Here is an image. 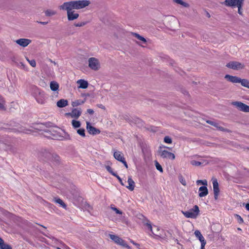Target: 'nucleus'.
Here are the masks:
<instances>
[{
    "instance_id": "obj_49",
    "label": "nucleus",
    "mask_w": 249,
    "mask_h": 249,
    "mask_svg": "<svg viewBox=\"0 0 249 249\" xmlns=\"http://www.w3.org/2000/svg\"><path fill=\"white\" fill-rule=\"evenodd\" d=\"M87 112L89 113V114L92 115L94 113V111L92 109H88Z\"/></svg>"
},
{
    "instance_id": "obj_28",
    "label": "nucleus",
    "mask_w": 249,
    "mask_h": 249,
    "mask_svg": "<svg viewBox=\"0 0 249 249\" xmlns=\"http://www.w3.org/2000/svg\"><path fill=\"white\" fill-rule=\"evenodd\" d=\"M240 83H241V85L243 87L248 88L249 89V81H248L247 79H241L240 78Z\"/></svg>"
},
{
    "instance_id": "obj_55",
    "label": "nucleus",
    "mask_w": 249,
    "mask_h": 249,
    "mask_svg": "<svg viewBox=\"0 0 249 249\" xmlns=\"http://www.w3.org/2000/svg\"><path fill=\"white\" fill-rule=\"evenodd\" d=\"M40 23L43 25H45L47 23L46 22H40Z\"/></svg>"
},
{
    "instance_id": "obj_44",
    "label": "nucleus",
    "mask_w": 249,
    "mask_h": 249,
    "mask_svg": "<svg viewBox=\"0 0 249 249\" xmlns=\"http://www.w3.org/2000/svg\"><path fill=\"white\" fill-rule=\"evenodd\" d=\"M112 209L114 211H115L116 212V213H117V214H122V212L121 211H120L119 209H118L117 208H116L115 207H112Z\"/></svg>"
},
{
    "instance_id": "obj_16",
    "label": "nucleus",
    "mask_w": 249,
    "mask_h": 249,
    "mask_svg": "<svg viewBox=\"0 0 249 249\" xmlns=\"http://www.w3.org/2000/svg\"><path fill=\"white\" fill-rule=\"evenodd\" d=\"M225 78L228 81H230L232 83H240V78L235 76H232L229 74H226L225 76Z\"/></svg>"
},
{
    "instance_id": "obj_35",
    "label": "nucleus",
    "mask_w": 249,
    "mask_h": 249,
    "mask_svg": "<svg viewBox=\"0 0 249 249\" xmlns=\"http://www.w3.org/2000/svg\"><path fill=\"white\" fill-rule=\"evenodd\" d=\"M173 0L176 3H177L178 4H179L180 5H182L185 7H187L188 5V4L187 3L183 2L181 0Z\"/></svg>"
},
{
    "instance_id": "obj_59",
    "label": "nucleus",
    "mask_w": 249,
    "mask_h": 249,
    "mask_svg": "<svg viewBox=\"0 0 249 249\" xmlns=\"http://www.w3.org/2000/svg\"><path fill=\"white\" fill-rule=\"evenodd\" d=\"M68 249H71L69 247H68Z\"/></svg>"
},
{
    "instance_id": "obj_13",
    "label": "nucleus",
    "mask_w": 249,
    "mask_h": 249,
    "mask_svg": "<svg viewBox=\"0 0 249 249\" xmlns=\"http://www.w3.org/2000/svg\"><path fill=\"white\" fill-rule=\"evenodd\" d=\"M38 90V89H37ZM36 102L41 105H43L46 102V97L43 91H38V94L36 96Z\"/></svg>"
},
{
    "instance_id": "obj_29",
    "label": "nucleus",
    "mask_w": 249,
    "mask_h": 249,
    "mask_svg": "<svg viewBox=\"0 0 249 249\" xmlns=\"http://www.w3.org/2000/svg\"><path fill=\"white\" fill-rule=\"evenodd\" d=\"M45 13L46 16L50 17L55 15L56 14V12L54 10L48 9L45 11Z\"/></svg>"
},
{
    "instance_id": "obj_33",
    "label": "nucleus",
    "mask_w": 249,
    "mask_h": 249,
    "mask_svg": "<svg viewBox=\"0 0 249 249\" xmlns=\"http://www.w3.org/2000/svg\"><path fill=\"white\" fill-rule=\"evenodd\" d=\"M85 130L84 128H80L77 130V133L81 136L84 137H85Z\"/></svg>"
},
{
    "instance_id": "obj_2",
    "label": "nucleus",
    "mask_w": 249,
    "mask_h": 249,
    "mask_svg": "<svg viewBox=\"0 0 249 249\" xmlns=\"http://www.w3.org/2000/svg\"><path fill=\"white\" fill-rule=\"evenodd\" d=\"M67 6H68L66 4L63 3L62 5L59 6V9L60 10L67 11V18L69 21L77 19L79 16V14L75 12L74 11H72L73 9L71 7H70V8H66Z\"/></svg>"
},
{
    "instance_id": "obj_12",
    "label": "nucleus",
    "mask_w": 249,
    "mask_h": 249,
    "mask_svg": "<svg viewBox=\"0 0 249 249\" xmlns=\"http://www.w3.org/2000/svg\"><path fill=\"white\" fill-rule=\"evenodd\" d=\"M159 153L160 157L162 158H169L172 160H174L175 159V155L167 150H160L159 151Z\"/></svg>"
},
{
    "instance_id": "obj_54",
    "label": "nucleus",
    "mask_w": 249,
    "mask_h": 249,
    "mask_svg": "<svg viewBox=\"0 0 249 249\" xmlns=\"http://www.w3.org/2000/svg\"><path fill=\"white\" fill-rule=\"evenodd\" d=\"M3 241V240L0 237V246L1 245Z\"/></svg>"
},
{
    "instance_id": "obj_4",
    "label": "nucleus",
    "mask_w": 249,
    "mask_h": 249,
    "mask_svg": "<svg viewBox=\"0 0 249 249\" xmlns=\"http://www.w3.org/2000/svg\"><path fill=\"white\" fill-rule=\"evenodd\" d=\"M142 223L144 225L146 226L147 227V229L152 232V233L155 236L160 237L161 234L160 233V230L159 227L156 226H154V228L155 229L154 231L153 230V227L151 225V223L149 220L146 218H144L143 220Z\"/></svg>"
},
{
    "instance_id": "obj_47",
    "label": "nucleus",
    "mask_w": 249,
    "mask_h": 249,
    "mask_svg": "<svg viewBox=\"0 0 249 249\" xmlns=\"http://www.w3.org/2000/svg\"><path fill=\"white\" fill-rule=\"evenodd\" d=\"M207 123L212 125L214 126L216 122L212 121H207Z\"/></svg>"
},
{
    "instance_id": "obj_46",
    "label": "nucleus",
    "mask_w": 249,
    "mask_h": 249,
    "mask_svg": "<svg viewBox=\"0 0 249 249\" xmlns=\"http://www.w3.org/2000/svg\"><path fill=\"white\" fill-rule=\"evenodd\" d=\"M197 183H201L204 185H206V186L207 185V181L206 180H198L197 181Z\"/></svg>"
},
{
    "instance_id": "obj_25",
    "label": "nucleus",
    "mask_w": 249,
    "mask_h": 249,
    "mask_svg": "<svg viewBox=\"0 0 249 249\" xmlns=\"http://www.w3.org/2000/svg\"><path fill=\"white\" fill-rule=\"evenodd\" d=\"M50 88L53 91H56L59 89V84L55 81H52L50 83Z\"/></svg>"
},
{
    "instance_id": "obj_3",
    "label": "nucleus",
    "mask_w": 249,
    "mask_h": 249,
    "mask_svg": "<svg viewBox=\"0 0 249 249\" xmlns=\"http://www.w3.org/2000/svg\"><path fill=\"white\" fill-rule=\"evenodd\" d=\"M199 209L197 205H195L193 208L188 211H182V213L186 218H196L199 213Z\"/></svg>"
},
{
    "instance_id": "obj_50",
    "label": "nucleus",
    "mask_w": 249,
    "mask_h": 249,
    "mask_svg": "<svg viewBox=\"0 0 249 249\" xmlns=\"http://www.w3.org/2000/svg\"><path fill=\"white\" fill-rule=\"evenodd\" d=\"M124 165V166L127 168H128V165H127V162H126L125 159L124 160H123V161H122V162Z\"/></svg>"
},
{
    "instance_id": "obj_51",
    "label": "nucleus",
    "mask_w": 249,
    "mask_h": 249,
    "mask_svg": "<svg viewBox=\"0 0 249 249\" xmlns=\"http://www.w3.org/2000/svg\"><path fill=\"white\" fill-rule=\"evenodd\" d=\"M4 108V106L2 104L0 103V110L3 109Z\"/></svg>"
},
{
    "instance_id": "obj_38",
    "label": "nucleus",
    "mask_w": 249,
    "mask_h": 249,
    "mask_svg": "<svg viewBox=\"0 0 249 249\" xmlns=\"http://www.w3.org/2000/svg\"><path fill=\"white\" fill-rule=\"evenodd\" d=\"M164 142L167 143H171L172 142L171 138L169 136H165L164 138Z\"/></svg>"
},
{
    "instance_id": "obj_10",
    "label": "nucleus",
    "mask_w": 249,
    "mask_h": 249,
    "mask_svg": "<svg viewBox=\"0 0 249 249\" xmlns=\"http://www.w3.org/2000/svg\"><path fill=\"white\" fill-rule=\"evenodd\" d=\"M245 0H225L223 4L229 7H235L236 5L244 4Z\"/></svg>"
},
{
    "instance_id": "obj_19",
    "label": "nucleus",
    "mask_w": 249,
    "mask_h": 249,
    "mask_svg": "<svg viewBox=\"0 0 249 249\" xmlns=\"http://www.w3.org/2000/svg\"><path fill=\"white\" fill-rule=\"evenodd\" d=\"M195 236L201 242V245L206 244V241L205 240L204 237L202 235L200 231L198 230H196L195 231Z\"/></svg>"
},
{
    "instance_id": "obj_45",
    "label": "nucleus",
    "mask_w": 249,
    "mask_h": 249,
    "mask_svg": "<svg viewBox=\"0 0 249 249\" xmlns=\"http://www.w3.org/2000/svg\"><path fill=\"white\" fill-rule=\"evenodd\" d=\"M130 242L133 244L134 245H135V246H136V247L138 249H139L140 248V245L138 243H137L136 242H135L132 239H130Z\"/></svg>"
},
{
    "instance_id": "obj_9",
    "label": "nucleus",
    "mask_w": 249,
    "mask_h": 249,
    "mask_svg": "<svg viewBox=\"0 0 249 249\" xmlns=\"http://www.w3.org/2000/svg\"><path fill=\"white\" fill-rule=\"evenodd\" d=\"M226 66L229 68L236 70L242 69L244 67V64L237 61H231L226 65Z\"/></svg>"
},
{
    "instance_id": "obj_1",
    "label": "nucleus",
    "mask_w": 249,
    "mask_h": 249,
    "mask_svg": "<svg viewBox=\"0 0 249 249\" xmlns=\"http://www.w3.org/2000/svg\"><path fill=\"white\" fill-rule=\"evenodd\" d=\"M64 3L68 6L66 8H70L71 7L76 10L84 8L89 6L90 3V1L87 0L70 1Z\"/></svg>"
},
{
    "instance_id": "obj_20",
    "label": "nucleus",
    "mask_w": 249,
    "mask_h": 249,
    "mask_svg": "<svg viewBox=\"0 0 249 249\" xmlns=\"http://www.w3.org/2000/svg\"><path fill=\"white\" fill-rule=\"evenodd\" d=\"M113 156L116 160L120 162H122V161H123V160L125 159L123 153L120 151H115Z\"/></svg>"
},
{
    "instance_id": "obj_41",
    "label": "nucleus",
    "mask_w": 249,
    "mask_h": 249,
    "mask_svg": "<svg viewBox=\"0 0 249 249\" xmlns=\"http://www.w3.org/2000/svg\"><path fill=\"white\" fill-rule=\"evenodd\" d=\"M27 61L29 62L31 66L33 67H35L36 66V61L34 59L30 60L29 59L27 58Z\"/></svg>"
},
{
    "instance_id": "obj_14",
    "label": "nucleus",
    "mask_w": 249,
    "mask_h": 249,
    "mask_svg": "<svg viewBox=\"0 0 249 249\" xmlns=\"http://www.w3.org/2000/svg\"><path fill=\"white\" fill-rule=\"evenodd\" d=\"M87 129L88 132L92 135L98 134L100 133V130L95 127L91 126L90 123L87 122Z\"/></svg>"
},
{
    "instance_id": "obj_18",
    "label": "nucleus",
    "mask_w": 249,
    "mask_h": 249,
    "mask_svg": "<svg viewBox=\"0 0 249 249\" xmlns=\"http://www.w3.org/2000/svg\"><path fill=\"white\" fill-rule=\"evenodd\" d=\"M199 196L204 197L208 194V190L206 186H201L198 189Z\"/></svg>"
},
{
    "instance_id": "obj_34",
    "label": "nucleus",
    "mask_w": 249,
    "mask_h": 249,
    "mask_svg": "<svg viewBox=\"0 0 249 249\" xmlns=\"http://www.w3.org/2000/svg\"><path fill=\"white\" fill-rule=\"evenodd\" d=\"M134 35L135 36L137 37V39H138L139 40H141L144 43L146 42V39L143 37L141 36L140 35L136 33H135Z\"/></svg>"
},
{
    "instance_id": "obj_5",
    "label": "nucleus",
    "mask_w": 249,
    "mask_h": 249,
    "mask_svg": "<svg viewBox=\"0 0 249 249\" xmlns=\"http://www.w3.org/2000/svg\"><path fill=\"white\" fill-rule=\"evenodd\" d=\"M110 238L116 244L122 246L127 249H130V247L126 243L124 240L118 236L113 234H109Z\"/></svg>"
},
{
    "instance_id": "obj_7",
    "label": "nucleus",
    "mask_w": 249,
    "mask_h": 249,
    "mask_svg": "<svg viewBox=\"0 0 249 249\" xmlns=\"http://www.w3.org/2000/svg\"><path fill=\"white\" fill-rule=\"evenodd\" d=\"M231 104L236 107L239 110L245 112H249V106L241 102H232Z\"/></svg>"
},
{
    "instance_id": "obj_48",
    "label": "nucleus",
    "mask_w": 249,
    "mask_h": 249,
    "mask_svg": "<svg viewBox=\"0 0 249 249\" xmlns=\"http://www.w3.org/2000/svg\"><path fill=\"white\" fill-rule=\"evenodd\" d=\"M97 107L101 109H103L104 110H105L106 109V107H105L102 105V104H98L97 105Z\"/></svg>"
},
{
    "instance_id": "obj_32",
    "label": "nucleus",
    "mask_w": 249,
    "mask_h": 249,
    "mask_svg": "<svg viewBox=\"0 0 249 249\" xmlns=\"http://www.w3.org/2000/svg\"><path fill=\"white\" fill-rule=\"evenodd\" d=\"M214 126L216 127L218 129H219L221 131L229 132V131L228 129L224 128V127H223L222 126H220L219 124L217 123H215V124L214 125Z\"/></svg>"
},
{
    "instance_id": "obj_8",
    "label": "nucleus",
    "mask_w": 249,
    "mask_h": 249,
    "mask_svg": "<svg viewBox=\"0 0 249 249\" xmlns=\"http://www.w3.org/2000/svg\"><path fill=\"white\" fill-rule=\"evenodd\" d=\"M212 181L213 186L214 197L215 200H217L218 199V197L220 192L219 188V184L217 181V179L216 178H213L212 179Z\"/></svg>"
},
{
    "instance_id": "obj_57",
    "label": "nucleus",
    "mask_w": 249,
    "mask_h": 249,
    "mask_svg": "<svg viewBox=\"0 0 249 249\" xmlns=\"http://www.w3.org/2000/svg\"><path fill=\"white\" fill-rule=\"evenodd\" d=\"M207 16H208L209 17H210V14L209 13H208Z\"/></svg>"
},
{
    "instance_id": "obj_42",
    "label": "nucleus",
    "mask_w": 249,
    "mask_h": 249,
    "mask_svg": "<svg viewBox=\"0 0 249 249\" xmlns=\"http://www.w3.org/2000/svg\"><path fill=\"white\" fill-rule=\"evenodd\" d=\"M86 22H78V23H75L74 24V25L75 27H82V26H83L85 25H86Z\"/></svg>"
},
{
    "instance_id": "obj_11",
    "label": "nucleus",
    "mask_w": 249,
    "mask_h": 249,
    "mask_svg": "<svg viewBox=\"0 0 249 249\" xmlns=\"http://www.w3.org/2000/svg\"><path fill=\"white\" fill-rule=\"evenodd\" d=\"M42 156L45 157L46 160H50L51 161H55L56 162H58L60 160V158L57 155H53L51 153L45 151L42 153Z\"/></svg>"
},
{
    "instance_id": "obj_22",
    "label": "nucleus",
    "mask_w": 249,
    "mask_h": 249,
    "mask_svg": "<svg viewBox=\"0 0 249 249\" xmlns=\"http://www.w3.org/2000/svg\"><path fill=\"white\" fill-rule=\"evenodd\" d=\"M77 83L79 85V86H78L79 88L84 89L87 88L89 85L88 82L87 81L83 79L78 80L77 81Z\"/></svg>"
},
{
    "instance_id": "obj_58",
    "label": "nucleus",
    "mask_w": 249,
    "mask_h": 249,
    "mask_svg": "<svg viewBox=\"0 0 249 249\" xmlns=\"http://www.w3.org/2000/svg\"><path fill=\"white\" fill-rule=\"evenodd\" d=\"M166 148H168V149H171V148H170L169 147H166Z\"/></svg>"
},
{
    "instance_id": "obj_27",
    "label": "nucleus",
    "mask_w": 249,
    "mask_h": 249,
    "mask_svg": "<svg viewBox=\"0 0 249 249\" xmlns=\"http://www.w3.org/2000/svg\"><path fill=\"white\" fill-rule=\"evenodd\" d=\"M84 102H85L84 101L81 100H76L72 102L71 105L73 107H75L82 105Z\"/></svg>"
},
{
    "instance_id": "obj_30",
    "label": "nucleus",
    "mask_w": 249,
    "mask_h": 249,
    "mask_svg": "<svg viewBox=\"0 0 249 249\" xmlns=\"http://www.w3.org/2000/svg\"><path fill=\"white\" fill-rule=\"evenodd\" d=\"M0 248L1 249H12V247L10 245L5 244L4 241L0 246Z\"/></svg>"
},
{
    "instance_id": "obj_31",
    "label": "nucleus",
    "mask_w": 249,
    "mask_h": 249,
    "mask_svg": "<svg viewBox=\"0 0 249 249\" xmlns=\"http://www.w3.org/2000/svg\"><path fill=\"white\" fill-rule=\"evenodd\" d=\"M72 124L73 127L74 128L79 127L81 125L80 122L79 121H76V120L72 121Z\"/></svg>"
},
{
    "instance_id": "obj_26",
    "label": "nucleus",
    "mask_w": 249,
    "mask_h": 249,
    "mask_svg": "<svg viewBox=\"0 0 249 249\" xmlns=\"http://www.w3.org/2000/svg\"><path fill=\"white\" fill-rule=\"evenodd\" d=\"M54 202L56 203H58L60 204L63 208L66 209L67 207L66 205L65 204V203L63 201L62 199H61L59 198H54Z\"/></svg>"
},
{
    "instance_id": "obj_23",
    "label": "nucleus",
    "mask_w": 249,
    "mask_h": 249,
    "mask_svg": "<svg viewBox=\"0 0 249 249\" xmlns=\"http://www.w3.org/2000/svg\"><path fill=\"white\" fill-rule=\"evenodd\" d=\"M81 114V111L77 108H74L71 113V116L72 118L78 119Z\"/></svg>"
},
{
    "instance_id": "obj_36",
    "label": "nucleus",
    "mask_w": 249,
    "mask_h": 249,
    "mask_svg": "<svg viewBox=\"0 0 249 249\" xmlns=\"http://www.w3.org/2000/svg\"><path fill=\"white\" fill-rule=\"evenodd\" d=\"M243 4H241L238 5H236V7L238 8V13L240 15H243V11H242V7Z\"/></svg>"
},
{
    "instance_id": "obj_39",
    "label": "nucleus",
    "mask_w": 249,
    "mask_h": 249,
    "mask_svg": "<svg viewBox=\"0 0 249 249\" xmlns=\"http://www.w3.org/2000/svg\"><path fill=\"white\" fill-rule=\"evenodd\" d=\"M191 163L192 165L194 166H198L201 164V162L198 161H196L195 160H193L191 161Z\"/></svg>"
},
{
    "instance_id": "obj_43",
    "label": "nucleus",
    "mask_w": 249,
    "mask_h": 249,
    "mask_svg": "<svg viewBox=\"0 0 249 249\" xmlns=\"http://www.w3.org/2000/svg\"><path fill=\"white\" fill-rule=\"evenodd\" d=\"M179 180L183 185L185 186L186 185V181L182 176H180V178H179Z\"/></svg>"
},
{
    "instance_id": "obj_21",
    "label": "nucleus",
    "mask_w": 249,
    "mask_h": 249,
    "mask_svg": "<svg viewBox=\"0 0 249 249\" xmlns=\"http://www.w3.org/2000/svg\"><path fill=\"white\" fill-rule=\"evenodd\" d=\"M127 183L128 185L126 186V187L130 191H133L135 188V182L132 179L131 177H129L127 180Z\"/></svg>"
},
{
    "instance_id": "obj_37",
    "label": "nucleus",
    "mask_w": 249,
    "mask_h": 249,
    "mask_svg": "<svg viewBox=\"0 0 249 249\" xmlns=\"http://www.w3.org/2000/svg\"><path fill=\"white\" fill-rule=\"evenodd\" d=\"M155 165H156V168L158 170H159V171H160L161 173L163 172V169H162L161 166L157 161H156Z\"/></svg>"
},
{
    "instance_id": "obj_40",
    "label": "nucleus",
    "mask_w": 249,
    "mask_h": 249,
    "mask_svg": "<svg viewBox=\"0 0 249 249\" xmlns=\"http://www.w3.org/2000/svg\"><path fill=\"white\" fill-rule=\"evenodd\" d=\"M235 217L236 218V219L237 220V222L239 223V224H242L243 222H244V220L241 217V216H240L238 214H236L235 215Z\"/></svg>"
},
{
    "instance_id": "obj_24",
    "label": "nucleus",
    "mask_w": 249,
    "mask_h": 249,
    "mask_svg": "<svg viewBox=\"0 0 249 249\" xmlns=\"http://www.w3.org/2000/svg\"><path fill=\"white\" fill-rule=\"evenodd\" d=\"M56 105L60 108L68 106V101L66 99H60L57 102Z\"/></svg>"
},
{
    "instance_id": "obj_56",
    "label": "nucleus",
    "mask_w": 249,
    "mask_h": 249,
    "mask_svg": "<svg viewBox=\"0 0 249 249\" xmlns=\"http://www.w3.org/2000/svg\"><path fill=\"white\" fill-rule=\"evenodd\" d=\"M237 230H239V231H241V229L240 228H238Z\"/></svg>"
},
{
    "instance_id": "obj_6",
    "label": "nucleus",
    "mask_w": 249,
    "mask_h": 249,
    "mask_svg": "<svg viewBox=\"0 0 249 249\" xmlns=\"http://www.w3.org/2000/svg\"><path fill=\"white\" fill-rule=\"evenodd\" d=\"M89 67L92 70L97 71L100 68V63L98 60L95 57H90L89 59Z\"/></svg>"
},
{
    "instance_id": "obj_52",
    "label": "nucleus",
    "mask_w": 249,
    "mask_h": 249,
    "mask_svg": "<svg viewBox=\"0 0 249 249\" xmlns=\"http://www.w3.org/2000/svg\"><path fill=\"white\" fill-rule=\"evenodd\" d=\"M246 209L249 211V203H247L246 205Z\"/></svg>"
},
{
    "instance_id": "obj_17",
    "label": "nucleus",
    "mask_w": 249,
    "mask_h": 249,
    "mask_svg": "<svg viewBox=\"0 0 249 249\" xmlns=\"http://www.w3.org/2000/svg\"><path fill=\"white\" fill-rule=\"evenodd\" d=\"M106 168L107 170V171L110 174H111L112 176L115 177L118 179L119 181L120 182V183H121V184L122 185H123V186L124 185V184L121 178L116 173H115V172H113L112 168L110 166H109V165L106 166Z\"/></svg>"
},
{
    "instance_id": "obj_15",
    "label": "nucleus",
    "mask_w": 249,
    "mask_h": 249,
    "mask_svg": "<svg viewBox=\"0 0 249 249\" xmlns=\"http://www.w3.org/2000/svg\"><path fill=\"white\" fill-rule=\"evenodd\" d=\"M16 42L19 45L23 47H25L31 42V40L29 39L20 38L17 40Z\"/></svg>"
},
{
    "instance_id": "obj_53",
    "label": "nucleus",
    "mask_w": 249,
    "mask_h": 249,
    "mask_svg": "<svg viewBox=\"0 0 249 249\" xmlns=\"http://www.w3.org/2000/svg\"><path fill=\"white\" fill-rule=\"evenodd\" d=\"M206 244L201 245V249H205V246Z\"/></svg>"
}]
</instances>
